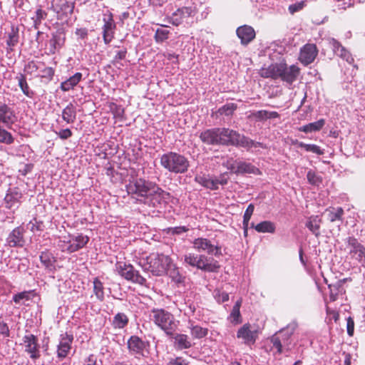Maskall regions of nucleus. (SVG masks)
Wrapping results in <instances>:
<instances>
[{"instance_id":"f257e3e1","label":"nucleus","mask_w":365,"mask_h":365,"mask_svg":"<svg viewBox=\"0 0 365 365\" xmlns=\"http://www.w3.org/2000/svg\"><path fill=\"white\" fill-rule=\"evenodd\" d=\"M202 143L210 145H232L247 149L261 145L250 138L240 135L238 132L227 128H214L207 129L199 135Z\"/></svg>"},{"instance_id":"f03ea898","label":"nucleus","mask_w":365,"mask_h":365,"mask_svg":"<svg viewBox=\"0 0 365 365\" xmlns=\"http://www.w3.org/2000/svg\"><path fill=\"white\" fill-rule=\"evenodd\" d=\"M126 190L129 195H135L137 200L145 204L152 203L153 206L155 202H151V196L153 195L156 199L169 196L168 192L141 178L130 181L126 185Z\"/></svg>"},{"instance_id":"7ed1b4c3","label":"nucleus","mask_w":365,"mask_h":365,"mask_svg":"<svg viewBox=\"0 0 365 365\" xmlns=\"http://www.w3.org/2000/svg\"><path fill=\"white\" fill-rule=\"evenodd\" d=\"M300 73V68L296 65L288 66L284 62L273 63L267 68H262L259 74L263 78H278L289 84L294 82Z\"/></svg>"},{"instance_id":"20e7f679","label":"nucleus","mask_w":365,"mask_h":365,"mask_svg":"<svg viewBox=\"0 0 365 365\" xmlns=\"http://www.w3.org/2000/svg\"><path fill=\"white\" fill-rule=\"evenodd\" d=\"M16 120L17 117L14 109L6 103L0 101V125L10 128ZM14 141L12 135L0 125V143L10 145Z\"/></svg>"},{"instance_id":"39448f33","label":"nucleus","mask_w":365,"mask_h":365,"mask_svg":"<svg viewBox=\"0 0 365 365\" xmlns=\"http://www.w3.org/2000/svg\"><path fill=\"white\" fill-rule=\"evenodd\" d=\"M140 264L153 275L162 276L171 267L173 261L168 255L153 253L143 260V263L140 262Z\"/></svg>"},{"instance_id":"423d86ee","label":"nucleus","mask_w":365,"mask_h":365,"mask_svg":"<svg viewBox=\"0 0 365 365\" xmlns=\"http://www.w3.org/2000/svg\"><path fill=\"white\" fill-rule=\"evenodd\" d=\"M149 318L168 335H173L178 328V322L170 312L163 309H153Z\"/></svg>"},{"instance_id":"0eeeda50","label":"nucleus","mask_w":365,"mask_h":365,"mask_svg":"<svg viewBox=\"0 0 365 365\" xmlns=\"http://www.w3.org/2000/svg\"><path fill=\"white\" fill-rule=\"evenodd\" d=\"M160 165L174 173H184L189 167V161L182 155L175 152L163 154L160 158Z\"/></svg>"},{"instance_id":"6e6552de","label":"nucleus","mask_w":365,"mask_h":365,"mask_svg":"<svg viewBox=\"0 0 365 365\" xmlns=\"http://www.w3.org/2000/svg\"><path fill=\"white\" fill-rule=\"evenodd\" d=\"M184 262L193 267L206 272H217L220 267L216 260L205 255L187 253L184 255Z\"/></svg>"},{"instance_id":"1a4fd4ad","label":"nucleus","mask_w":365,"mask_h":365,"mask_svg":"<svg viewBox=\"0 0 365 365\" xmlns=\"http://www.w3.org/2000/svg\"><path fill=\"white\" fill-rule=\"evenodd\" d=\"M297 327L296 322L289 324L286 328L282 329L277 333L274 334L271 338V342L273 346L277 349L278 354H282L283 351V346H287L290 344V337L294 334Z\"/></svg>"},{"instance_id":"9d476101","label":"nucleus","mask_w":365,"mask_h":365,"mask_svg":"<svg viewBox=\"0 0 365 365\" xmlns=\"http://www.w3.org/2000/svg\"><path fill=\"white\" fill-rule=\"evenodd\" d=\"M89 238L86 235L78 234L76 235L63 237V240H60L58 246L63 251L74 252L83 248L88 242Z\"/></svg>"},{"instance_id":"9b49d317","label":"nucleus","mask_w":365,"mask_h":365,"mask_svg":"<svg viewBox=\"0 0 365 365\" xmlns=\"http://www.w3.org/2000/svg\"><path fill=\"white\" fill-rule=\"evenodd\" d=\"M193 248L199 252L219 257L222 255V247L217 242L205 237H197L192 242Z\"/></svg>"},{"instance_id":"f8f14e48","label":"nucleus","mask_w":365,"mask_h":365,"mask_svg":"<svg viewBox=\"0 0 365 365\" xmlns=\"http://www.w3.org/2000/svg\"><path fill=\"white\" fill-rule=\"evenodd\" d=\"M115 271L123 278L140 284L145 283V279L142 277L138 271L135 270L133 265L123 262L115 264Z\"/></svg>"},{"instance_id":"ddd939ff","label":"nucleus","mask_w":365,"mask_h":365,"mask_svg":"<svg viewBox=\"0 0 365 365\" xmlns=\"http://www.w3.org/2000/svg\"><path fill=\"white\" fill-rule=\"evenodd\" d=\"M318 55V49L314 43H307L300 49L299 61L304 65L312 63Z\"/></svg>"},{"instance_id":"4468645a","label":"nucleus","mask_w":365,"mask_h":365,"mask_svg":"<svg viewBox=\"0 0 365 365\" xmlns=\"http://www.w3.org/2000/svg\"><path fill=\"white\" fill-rule=\"evenodd\" d=\"M73 340V336L72 334H68V333L61 334L60 341L57 349V356L59 359H62L68 356L71 349Z\"/></svg>"},{"instance_id":"2eb2a0df","label":"nucleus","mask_w":365,"mask_h":365,"mask_svg":"<svg viewBox=\"0 0 365 365\" xmlns=\"http://www.w3.org/2000/svg\"><path fill=\"white\" fill-rule=\"evenodd\" d=\"M346 242L350 247V254L356 255V259L365 265V247L353 237H349Z\"/></svg>"},{"instance_id":"dca6fc26","label":"nucleus","mask_w":365,"mask_h":365,"mask_svg":"<svg viewBox=\"0 0 365 365\" xmlns=\"http://www.w3.org/2000/svg\"><path fill=\"white\" fill-rule=\"evenodd\" d=\"M26 346V351L30 354V357L36 359L40 357L38 340L34 334L25 335L23 338Z\"/></svg>"},{"instance_id":"f3484780","label":"nucleus","mask_w":365,"mask_h":365,"mask_svg":"<svg viewBox=\"0 0 365 365\" xmlns=\"http://www.w3.org/2000/svg\"><path fill=\"white\" fill-rule=\"evenodd\" d=\"M6 243L11 247H23L25 244L23 227L14 229L7 237Z\"/></svg>"},{"instance_id":"a211bd4d","label":"nucleus","mask_w":365,"mask_h":365,"mask_svg":"<svg viewBox=\"0 0 365 365\" xmlns=\"http://www.w3.org/2000/svg\"><path fill=\"white\" fill-rule=\"evenodd\" d=\"M23 195L18 188L9 189L4 197L6 207L9 209L18 207L21 204Z\"/></svg>"},{"instance_id":"6ab92c4d","label":"nucleus","mask_w":365,"mask_h":365,"mask_svg":"<svg viewBox=\"0 0 365 365\" xmlns=\"http://www.w3.org/2000/svg\"><path fill=\"white\" fill-rule=\"evenodd\" d=\"M237 336L242 339L245 344H252L256 341L257 332L256 330H251L249 324H245L237 331Z\"/></svg>"},{"instance_id":"aec40b11","label":"nucleus","mask_w":365,"mask_h":365,"mask_svg":"<svg viewBox=\"0 0 365 365\" xmlns=\"http://www.w3.org/2000/svg\"><path fill=\"white\" fill-rule=\"evenodd\" d=\"M193 10L191 7H182L178 9L175 11L170 17V22L175 25L178 26L185 21L187 18L192 16Z\"/></svg>"},{"instance_id":"412c9836","label":"nucleus","mask_w":365,"mask_h":365,"mask_svg":"<svg viewBox=\"0 0 365 365\" xmlns=\"http://www.w3.org/2000/svg\"><path fill=\"white\" fill-rule=\"evenodd\" d=\"M237 35L241 40V43L247 45L255 38V31L254 29L247 25H244L237 28Z\"/></svg>"},{"instance_id":"4be33fe9","label":"nucleus","mask_w":365,"mask_h":365,"mask_svg":"<svg viewBox=\"0 0 365 365\" xmlns=\"http://www.w3.org/2000/svg\"><path fill=\"white\" fill-rule=\"evenodd\" d=\"M105 24L103 27V37L106 44H108L113 38L115 24L113 19L112 15L106 20L103 19Z\"/></svg>"},{"instance_id":"5701e85b","label":"nucleus","mask_w":365,"mask_h":365,"mask_svg":"<svg viewBox=\"0 0 365 365\" xmlns=\"http://www.w3.org/2000/svg\"><path fill=\"white\" fill-rule=\"evenodd\" d=\"M128 347L130 352L143 355L145 349V342L137 336H132L128 341Z\"/></svg>"},{"instance_id":"b1692460","label":"nucleus","mask_w":365,"mask_h":365,"mask_svg":"<svg viewBox=\"0 0 365 365\" xmlns=\"http://www.w3.org/2000/svg\"><path fill=\"white\" fill-rule=\"evenodd\" d=\"M232 169L235 170L236 173H252L257 175L259 173V170L255 165L251 163L239 161L236 162L232 166Z\"/></svg>"},{"instance_id":"393cba45","label":"nucleus","mask_w":365,"mask_h":365,"mask_svg":"<svg viewBox=\"0 0 365 365\" xmlns=\"http://www.w3.org/2000/svg\"><path fill=\"white\" fill-rule=\"evenodd\" d=\"M322 224V219L318 215L311 216L306 222V227L316 237L320 235V226Z\"/></svg>"},{"instance_id":"a878e982","label":"nucleus","mask_w":365,"mask_h":365,"mask_svg":"<svg viewBox=\"0 0 365 365\" xmlns=\"http://www.w3.org/2000/svg\"><path fill=\"white\" fill-rule=\"evenodd\" d=\"M82 73L77 72L68 79L61 83V89L63 91H68L73 89L81 80Z\"/></svg>"},{"instance_id":"bb28decb","label":"nucleus","mask_w":365,"mask_h":365,"mask_svg":"<svg viewBox=\"0 0 365 365\" xmlns=\"http://www.w3.org/2000/svg\"><path fill=\"white\" fill-rule=\"evenodd\" d=\"M325 213L327 215V219L331 222H334L335 221H342L343 215L344 214V210L339 207H329L325 210Z\"/></svg>"},{"instance_id":"cd10ccee","label":"nucleus","mask_w":365,"mask_h":365,"mask_svg":"<svg viewBox=\"0 0 365 365\" xmlns=\"http://www.w3.org/2000/svg\"><path fill=\"white\" fill-rule=\"evenodd\" d=\"M62 118L67 123H73L76 118V108L70 103L62 111Z\"/></svg>"},{"instance_id":"c85d7f7f","label":"nucleus","mask_w":365,"mask_h":365,"mask_svg":"<svg viewBox=\"0 0 365 365\" xmlns=\"http://www.w3.org/2000/svg\"><path fill=\"white\" fill-rule=\"evenodd\" d=\"M40 260L43 265L48 270L55 269L56 259L53 255L48 252H43L40 255Z\"/></svg>"},{"instance_id":"c756f323","label":"nucleus","mask_w":365,"mask_h":365,"mask_svg":"<svg viewBox=\"0 0 365 365\" xmlns=\"http://www.w3.org/2000/svg\"><path fill=\"white\" fill-rule=\"evenodd\" d=\"M258 232H269L273 233L275 231V225L270 221H263L255 225L254 223L251 225Z\"/></svg>"},{"instance_id":"7c9ffc66","label":"nucleus","mask_w":365,"mask_h":365,"mask_svg":"<svg viewBox=\"0 0 365 365\" xmlns=\"http://www.w3.org/2000/svg\"><path fill=\"white\" fill-rule=\"evenodd\" d=\"M325 120L324 119H320L316 122L310 123L303 125L299 128V130L306 133L319 131L323 128Z\"/></svg>"},{"instance_id":"2f4dec72","label":"nucleus","mask_w":365,"mask_h":365,"mask_svg":"<svg viewBox=\"0 0 365 365\" xmlns=\"http://www.w3.org/2000/svg\"><path fill=\"white\" fill-rule=\"evenodd\" d=\"M190 334L194 339H202L208 334V329L190 322Z\"/></svg>"},{"instance_id":"473e14b6","label":"nucleus","mask_w":365,"mask_h":365,"mask_svg":"<svg viewBox=\"0 0 365 365\" xmlns=\"http://www.w3.org/2000/svg\"><path fill=\"white\" fill-rule=\"evenodd\" d=\"M175 344L178 349H184L191 347L192 344L188 340V336L185 334H177L175 337Z\"/></svg>"},{"instance_id":"72a5a7b5","label":"nucleus","mask_w":365,"mask_h":365,"mask_svg":"<svg viewBox=\"0 0 365 365\" xmlns=\"http://www.w3.org/2000/svg\"><path fill=\"white\" fill-rule=\"evenodd\" d=\"M128 323V317L123 313H118L113 318V325L115 328L123 329Z\"/></svg>"},{"instance_id":"f704fd0d","label":"nucleus","mask_w":365,"mask_h":365,"mask_svg":"<svg viewBox=\"0 0 365 365\" xmlns=\"http://www.w3.org/2000/svg\"><path fill=\"white\" fill-rule=\"evenodd\" d=\"M237 104L233 103H228L224 105L223 106L220 107L217 110V113L220 115L230 116L233 114L234 111L237 109Z\"/></svg>"},{"instance_id":"c9c22d12","label":"nucleus","mask_w":365,"mask_h":365,"mask_svg":"<svg viewBox=\"0 0 365 365\" xmlns=\"http://www.w3.org/2000/svg\"><path fill=\"white\" fill-rule=\"evenodd\" d=\"M63 43L64 39L61 37V34H53L52 38L50 40L51 51L54 53L55 50L61 48Z\"/></svg>"},{"instance_id":"e433bc0d","label":"nucleus","mask_w":365,"mask_h":365,"mask_svg":"<svg viewBox=\"0 0 365 365\" xmlns=\"http://www.w3.org/2000/svg\"><path fill=\"white\" fill-rule=\"evenodd\" d=\"M104 287L103 283L98 279L95 278L93 280V292L100 301L104 299Z\"/></svg>"},{"instance_id":"4c0bfd02","label":"nucleus","mask_w":365,"mask_h":365,"mask_svg":"<svg viewBox=\"0 0 365 365\" xmlns=\"http://www.w3.org/2000/svg\"><path fill=\"white\" fill-rule=\"evenodd\" d=\"M195 181L205 187L215 190V183L211 178L205 175H197L195 177Z\"/></svg>"},{"instance_id":"58836bf2","label":"nucleus","mask_w":365,"mask_h":365,"mask_svg":"<svg viewBox=\"0 0 365 365\" xmlns=\"http://www.w3.org/2000/svg\"><path fill=\"white\" fill-rule=\"evenodd\" d=\"M298 145L299 148H304L307 152H312L319 155H322L324 153L323 149H321L319 146L314 144H307L303 142H300Z\"/></svg>"},{"instance_id":"ea45409f","label":"nucleus","mask_w":365,"mask_h":365,"mask_svg":"<svg viewBox=\"0 0 365 365\" xmlns=\"http://www.w3.org/2000/svg\"><path fill=\"white\" fill-rule=\"evenodd\" d=\"M329 287L330 289V299L331 301L336 300L339 294H342L344 292L343 286L339 282L334 284L329 285Z\"/></svg>"},{"instance_id":"a19ab883","label":"nucleus","mask_w":365,"mask_h":365,"mask_svg":"<svg viewBox=\"0 0 365 365\" xmlns=\"http://www.w3.org/2000/svg\"><path fill=\"white\" fill-rule=\"evenodd\" d=\"M19 86L21 88L22 92L28 97H31L33 92L30 91L29 85L26 82V78L24 75L20 74L17 76Z\"/></svg>"},{"instance_id":"79ce46f5","label":"nucleus","mask_w":365,"mask_h":365,"mask_svg":"<svg viewBox=\"0 0 365 365\" xmlns=\"http://www.w3.org/2000/svg\"><path fill=\"white\" fill-rule=\"evenodd\" d=\"M47 16V13L42 10L41 9H38L36 11L35 16L32 17V20L34 21V27L36 29H38L40 24H41V21L45 19Z\"/></svg>"},{"instance_id":"37998d69","label":"nucleus","mask_w":365,"mask_h":365,"mask_svg":"<svg viewBox=\"0 0 365 365\" xmlns=\"http://www.w3.org/2000/svg\"><path fill=\"white\" fill-rule=\"evenodd\" d=\"M307 178L308 182L312 185H319L322 182V178L317 175L315 172L310 170L307 172Z\"/></svg>"},{"instance_id":"c03bdc74","label":"nucleus","mask_w":365,"mask_h":365,"mask_svg":"<svg viewBox=\"0 0 365 365\" xmlns=\"http://www.w3.org/2000/svg\"><path fill=\"white\" fill-rule=\"evenodd\" d=\"M336 56H339L343 60H345L348 63L352 64L354 63V58L351 53L344 47L341 49V51L337 52Z\"/></svg>"},{"instance_id":"a18cd8bd","label":"nucleus","mask_w":365,"mask_h":365,"mask_svg":"<svg viewBox=\"0 0 365 365\" xmlns=\"http://www.w3.org/2000/svg\"><path fill=\"white\" fill-rule=\"evenodd\" d=\"M255 207L252 204H250L247 207L243 216V226L248 227L249 221L253 214Z\"/></svg>"},{"instance_id":"49530a36","label":"nucleus","mask_w":365,"mask_h":365,"mask_svg":"<svg viewBox=\"0 0 365 365\" xmlns=\"http://www.w3.org/2000/svg\"><path fill=\"white\" fill-rule=\"evenodd\" d=\"M19 41L18 31L12 29L11 33L9 35V39L7 40V45L10 47H13L17 44Z\"/></svg>"},{"instance_id":"de8ad7c7","label":"nucleus","mask_w":365,"mask_h":365,"mask_svg":"<svg viewBox=\"0 0 365 365\" xmlns=\"http://www.w3.org/2000/svg\"><path fill=\"white\" fill-rule=\"evenodd\" d=\"M42 226L43 222L37 221L35 218L34 220H31L28 223L27 228L34 232L36 231L42 230Z\"/></svg>"},{"instance_id":"09e8293b","label":"nucleus","mask_w":365,"mask_h":365,"mask_svg":"<svg viewBox=\"0 0 365 365\" xmlns=\"http://www.w3.org/2000/svg\"><path fill=\"white\" fill-rule=\"evenodd\" d=\"M168 34H169V31L168 30L161 29H157V31L155 32V36L156 41L162 42L164 40L167 39L168 38Z\"/></svg>"},{"instance_id":"8fccbe9b","label":"nucleus","mask_w":365,"mask_h":365,"mask_svg":"<svg viewBox=\"0 0 365 365\" xmlns=\"http://www.w3.org/2000/svg\"><path fill=\"white\" fill-rule=\"evenodd\" d=\"M329 43L331 46V48L333 51V52L336 55L337 52L341 51V48H344V47L341 44L340 42H339L337 40L331 38L329 39Z\"/></svg>"},{"instance_id":"3c124183","label":"nucleus","mask_w":365,"mask_h":365,"mask_svg":"<svg viewBox=\"0 0 365 365\" xmlns=\"http://www.w3.org/2000/svg\"><path fill=\"white\" fill-rule=\"evenodd\" d=\"M251 117L255 118L258 120H265L268 119L267 118V110H262L258 111H255L252 113Z\"/></svg>"},{"instance_id":"603ef678","label":"nucleus","mask_w":365,"mask_h":365,"mask_svg":"<svg viewBox=\"0 0 365 365\" xmlns=\"http://www.w3.org/2000/svg\"><path fill=\"white\" fill-rule=\"evenodd\" d=\"M23 299H26V300L29 299L28 292H21L17 294H15L13 297L14 302L17 304H19L21 302V300H23Z\"/></svg>"},{"instance_id":"864d4df0","label":"nucleus","mask_w":365,"mask_h":365,"mask_svg":"<svg viewBox=\"0 0 365 365\" xmlns=\"http://www.w3.org/2000/svg\"><path fill=\"white\" fill-rule=\"evenodd\" d=\"M215 183V190L218 189L219 185H224L227 183V178L225 175L220 176L219 178H212Z\"/></svg>"},{"instance_id":"5fc2aeb1","label":"nucleus","mask_w":365,"mask_h":365,"mask_svg":"<svg viewBox=\"0 0 365 365\" xmlns=\"http://www.w3.org/2000/svg\"><path fill=\"white\" fill-rule=\"evenodd\" d=\"M346 329L347 334L351 336L354 334V322L351 317H348L346 319Z\"/></svg>"},{"instance_id":"6e6d98bb","label":"nucleus","mask_w":365,"mask_h":365,"mask_svg":"<svg viewBox=\"0 0 365 365\" xmlns=\"http://www.w3.org/2000/svg\"><path fill=\"white\" fill-rule=\"evenodd\" d=\"M231 317L233 318V322L236 323L239 322V318L240 317V305H234L231 312Z\"/></svg>"},{"instance_id":"4d7b16f0","label":"nucleus","mask_w":365,"mask_h":365,"mask_svg":"<svg viewBox=\"0 0 365 365\" xmlns=\"http://www.w3.org/2000/svg\"><path fill=\"white\" fill-rule=\"evenodd\" d=\"M57 134L61 139L66 140L72 135V132L70 129L66 128L61 130Z\"/></svg>"},{"instance_id":"13d9d810","label":"nucleus","mask_w":365,"mask_h":365,"mask_svg":"<svg viewBox=\"0 0 365 365\" xmlns=\"http://www.w3.org/2000/svg\"><path fill=\"white\" fill-rule=\"evenodd\" d=\"M172 234L180 235L186 232L189 229L185 226L175 227L170 229Z\"/></svg>"},{"instance_id":"bf43d9fd","label":"nucleus","mask_w":365,"mask_h":365,"mask_svg":"<svg viewBox=\"0 0 365 365\" xmlns=\"http://www.w3.org/2000/svg\"><path fill=\"white\" fill-rule=\"evenodd\" d=\"M0 334L4 337L9 336V329L8 325L4 322H0Z\"/></svg>"},{"instance_id":"052dcab7","label":"nucleus","mask_w":365,"mask_h":365,"mask_svg":"<svg viewBox=\"0 0 365 365\" xmlns=\"http://www.w3.org/2000/svg\"><path fill=\"white\" fill-rule=\"evenodd\" d=\"M304 6V3L300 2L298 4H292L289 6V11L291 14H294V12L299 11Z\"/></svg>"},{"instance_id":"680f3d73","label":"nucleus","mask_w":365,"mask_h":365,"mask_svg":"<svg viewBox=\"0 0 365 365\" xmlns=\"http://www.w3.org/2000/svg\"><path fill=\"white\" fill-rule=\"evenodd\" d=\"M38 66L37 63L34 61L29 62L25 67L26 71L31 73L36 72L38 70Z\"/></svg>"},{"instance_id":"e2e57ef3","label":"nucleus","mask_w":365,"mask_h":365,"mask_svg":"<svg viewBox=\"0 0 365 365\" xmlns=\"http://www.w3.org/2000/svg\"><path fill=\"white\" fill-rule=\"evenodd\" d=\"M74 5L72 3L66 1L61 6V9L66 14H71L73 11Z\"/></svg>"},{"instance_id":"0e129e2a","label":"nucleus","mask_w":365,"mask_h":365,"mask_svg":"<svg viewBox=\"0 0 365 365\" xmlns=\"http://www.w3.org/2000/svg\"><path fill=\"white\" fill-rule=\"evenodd\" d=\"M216 299L219 302H225L229 300V294L227 292L219 293L218 295L215 296Z\"/></svg>"},{"instance_id":"69168bd1","label":"nucleus","mask_w":365,"mask_h":365,"mask_svg":"<svg viewBox=\"0 0 365 365\" xmlns=\"http://www.w3.org/2000/svg\"><path fill=\"white\" fill-rule=\"evenodd\" d=\"M170 365H188L185 359L182 357H177L170 362Z\"/></svg>"},{"instance_id":"338daca9","label":"nucleus","mask_w":365,"mask_h":365,"mask_svg":"<svg viewBox=\"0 0 365 365\" xmlns=\"http://www.w3.org/2000/svg\"><path fill=\"white\" fill-rule=\"evenodd\" d=\"M126 53L127 52L125 50H120V51H117V53L115 56L114 60L115 61H118L120 60L124 59L125 58Z\"/></svg>"},{"instance_id":"774afa93","label":"nucleus","mask_w":365,"mask_h":365,"mask_svg":"<svg viewBox=\"0 0 365 365\" xmlns=\"http://www.w3.org/2000/svg\"><path fill=\"white\" fill-rule=\"evenodd\" d=\"M76 34L81 38H84L88 35V31L86 29H78L76 30Z\"/></svg>"}]
</instances>
